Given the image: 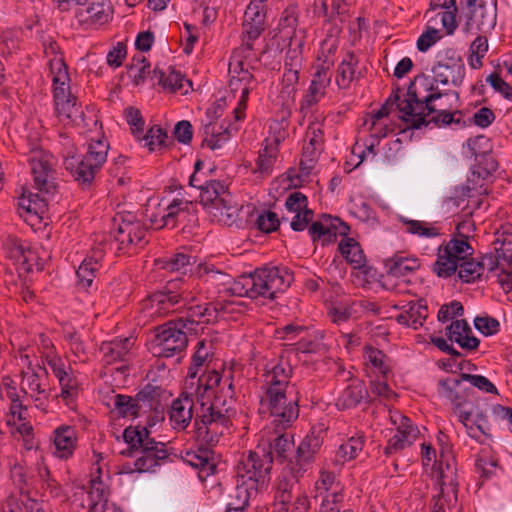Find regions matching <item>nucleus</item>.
<instances>
[{
  "label": "nucleus",
  "instance_id": "nucleus-1",
  "mask_svg": "<svg viewBox=\"0 0 512 512\" xmlns=\"http://www.w3.org/2000/svg\"><path fill=\"white\" fill-rule=\"evenodd\" d=\"M206 281L223 286L232 295L256 299L263 297L273 300L278 293L285 292L294 281L293 272L285 266H274L256 269L249 275H241L233 279L229 274L218 270L214 265L202 267Z\"/></svg>",
  "mask_w": 512,
  "mask_h": 512
},
{
  "label": "nucleus",
  "instance_id": "nucleus-47",
  "mask_svg": "<svg viewBox=\"0 0 512 512\" xmlns=\"http://www.w3.org/2000/svg\"><path fill=\"white\" fill-rule=\"evenodd\" d=\"M467 147L478 163L487 164V158H493L490 154L489 139L484 135L469 138Z\"/></svg>",
  "mask_w": 512,
  "mask_h": 512
},
{
  "label": "nucleus",
  "instance_id": "nucleus-28",
  "mask_svg": "<svg viewBox=\"0 0 512 512\" xmlns=\"http://www.w3.org/2000/svg\"><path fill=\"white\" fill-rule=\"evenodd\" d=\"M369 392L364 381L353 379L351 382L340 392L336 399L335 406L338 410L345 411L356 408L363 401H368Z\"/></svg>",
  "mask_w": 512,
  "mask_h": 512
},
{
  "label": "nucleus",
  "instance_id": "nucleus-11",
  "mask_svg": "<svg viewBox=\"0 0 512 512\" xmlns=\"http://www.w3.org/2000/svg\"><path fill=\"white\" fill-rule=\"evenodd\" d=\"M52 80L55 110L60 121L67 125L86 126L81 106L77 103V98L70 93V86L67 83L69 80L68 73L61 72L58 77H53Z\"/></svg>",
  "mask_w": 512,
  "mask_h": 512
},
{
  "label": "nucleus",
  "instance_id": "nucleus-23",
  "mask_svg": "<svg viewBox=\"0 0 512 512\" xmlns=\"http://www.w3.org/2000/svg\"><path fill=\"white\" fill-rule=\"evenodd\" d=\"M302 493L298 482L293 476L278 477L274 485V497L271 504V512H285L288 504Z\"/></svg>",
  "mask_w": 512,
  "mask_h": 512
},
{
  "label": "nucleus",
  "instance_id": "nucleus-48",
  "mask_svg": "<svg viewBox=\"0 0 512 512\" xmlns=\"http://www.w3.org/2000/svg\"><path fill=\"white\" fill-rule=\"evenodd\" d=\"M152 81H155L158 85L162 86L164 89H169L171 91L181 90L183 88L184 76L181 75L180 72L172 70L167 76L164 71L155 68L153 70V75L151 77Z\"/></svg>",
  "mask_w": 512,
  "mask_h": 512
},
{
  "label": "nucleus",
  "instance_id": "nucleus-58",
  "mask_svg": "<svg viewBox=\"0 0 512 512\" xmlns=\"http://www.w3.org/2000/svg\"><path fill=\"white\" fill-rule=\"evenodd\" d=\"M57 379L61 387L60 396L64 400H70L76 397L78 393V381L76 377L73 375V371L70 367H68V370L64 372V374L57 377Z\"/></svg>",
  "mask_w": 512,
  "mask_h": 512
},
{
  "label": "nucleus",
  "instance_id": "nucleus-55",
  "mask_svg": "<svg viewBox=\"0 0 512 512\" xmlns=\"http://www.w3.org/2000/svg\"><path fill=\"white\" fill-rule=\"evenodd\" d=\"M131 340L125 338L122 340H113L103 343L101 350L104 352L108 362L121 360L129 351Z\"/></svg>",
  "mask_w": 512,
  "mask_h": 512
},
{
  "label": "nucleus",
  "instance_id": "nucleus-51",
  "mask_svg": "<svg viewBox=\"0 0 512 512\" xmlns=\"http://www.w3.org/2000/svg\"><path fill=\"white\" fill-rule=\"evenodd\" d=\"M128 75L133 79L135 85L144 83L148 76L152 77L150 63L144 56L133 57L132 63L128 65Z\"/></svg>",
  "mask_w": 512,
  "mask_h": 512
},
{
  "label": "nucleus",
  "instance_id": "nucleus-20",
  "mask_svg": "<svg viewBox=\"0 0 512 512\" xmlns=\"http://www.w3.org/2000/svg\"><path fill=\"white\" fill-rule=\"evenodd\" d=\"M496 25L495 9L487 8L483 2H480L477 8L465 13V23L463 31L466 34H486Z\"/></svg>",
  "mask_w": 512,
  "mask_h": 512
},
{
  "label": "nucleus",
  "instance_id": "nucleus-36",
  "mask_svg": "<svg viewBox=\"0 0 512 512\" xmlns=\"http://www.w3.org/2000/svg\"><path fill=\"white\" fill-rule=\"evenodd\" d=\"M200 190V203L203 204L208 211L211 207L216 206L218 200L223 199L224 195L229 194L228 186L219 180H206L198 186Z\"/></svg>",
  "mask_w": 512,
  "mask_h": 512
},
{
  "label": "nucleus",
  "instance_id": "nucleus-41",
  "mask_svg": "<svg viewBox=\"0 0 512 512\" xmlns=\"http://www.w3.org/2000/svg\"><path fill=\"white\" fill-rule=\"evenodd\" d=\"M193 257L185 253H176L170 257L159 258L155 260V265L159 270L167 272L185 273L187 266L193 262Z\"/></svg>",
  "mask_w": 512,
  "mask_h": 512
},
{
  "label": "nucleus",
  "instance_id": "nucleus-8",
  "mask_svg": "<svg viewBox=\"0 0 512 512\" xmlns=\"http://www.w3.org/2000/svg\"><path fill=\"white\" fill-rule=\"evenodd\" d=\"M464 381L465 379H462V373L458 378L448 377L440 379L437 384V393L440 397L451 403L453 412L466 428L468 436L475 439L477 442H481L474 433L473 426L468 424L472 417L473 410H467L466 406L469 404L474 391L472 388L466 387L463 384Z\"/></svg>",
  "mask_w": 512,
  "mask_h": 512
},
{
  "label": "nucleus",
  "instance_id": "nucleus-64",
  "mask_svg": "<svg viewBox=\"0 0 512 512\" xmlns=\"http://www.w3.org/2000/svg\"><path fill=\"white\" fill-rule=\"evenodd\" d=\"M343 502V494L340 490H333L326 494L320 504L319 512H345L341 510Z\"/></svg>",
  "mask_w": 512,
  "mask_h": 512
},
{
  "label": "nucleus",
  "instance_id": "nucleus-21",
  "mask_svg": "<svg viewBox=\"0 0 512 512\" xmlns=\"http://www.w3.org/2000/svg\"><path fill=\"white\" fill-rule=\"evenodd\" d=\"M86 5V8H79L75 12L81 25L100 26L111 19L113 9L109 0H89Z\"/></svg>",
  "mask_w": 512,
  "mask_h": 512
},
{
  "label": "nucleus",
  "instance_id": "nucleus-61",
  "mask_svg": "<svg viewBox=\"0 0 512 512\" xmlns=\"http://www.w3.org/2000/svg\"><path fill=\"white\" fill-rule=\"evenodd\" d=\"M98 270L99 264L96 261L83 260L76 271L79 284L83 288L90 287Z\"/></svg>",
  "mask_w": 512,
  "mask_h": 512
},
{
  "label": "nucleus",
  "instance_id": "nucleus-9",
  "mask_svg": "<svg viewBox=\"0 0 512 512\" xmlns=\"http://www.w3.org/2000/svg\"><path fill=\"white\" fill-rule=\"evenodd\" d=\"M472 224L469 221L460 222L456 230L462 238H453L446 245L438 248L437 260L433 265V271L439 277H450L457 270V265L469 258L474 249L468 242V236L462 235V231H469Z\"/></svg>",
  "mask_w": 512,
  "mask_h": 512
},
{
  "label": "nucleus",
  "instance_id": "nucleus-15",
  "mask_svg": "<svg viewBox=\"0 0 512 512\" xmlns=\"http://www.w3.org/2000/svg\"><path fill=\"white\" fill-rule=\"evenodd\" d=\"M432 68L433 80L442 85L461 86L465 78V64L461 55L454 49H446Z\"/></svg>",
  "mask_w": 512,
  "mask_h": 512
},
{
  "label": "nucleus",
  "instance_id": "nucleus-49",
  "mask_svg": "<svg viewBox=\"0 0 512 512\" xmlns=\"http://www.w3.org/2000/svg\"><path fill=\"white\" fill-rule=\"evenodd\" d=\"M114 409L121 417H139L142 416L138 404L135 401V396L124 394H117L113 399Z\"/></svg>",
  "mask_w": 512,
  "mask_h": 512
},
{
  "label": "nucleus",
  "instance_id": "nucleus-7",
  "mask_svg": "<svg viewBox=\"0 0 512 512\" xmlns=\"http://www.w3.org/2000/svg\"><path fill=\"white\" fill-rule=\"evenodd\" d=\"M273 456H270L264 445H257L247 455H243L237 465L236 480L249 486V489H262L272 469Z\"/></svg>",
  "mask_w": 512,
  "mask_h": 512
},
{
  "label": "nucleus",
  "instance_id": "nucleus-46",
  "mask_svg": "<svg viewBox=\"0 0 512 512\" xmlns=\"http://www.w3.org/2000/svg\"><path fill=\"white\" fill-rule=\"evenodd\" d=\"M400 222L406 226V231L410 234L417 235L424 238H434L441 235L440 229L430 223L411 220L405 217H400Z\"/></svg>",
  "mask_w": 512,
  "mask_h": 512
},
{
  "label": "nucleus",
  "instance_id": "nucleus-4",
  "mask_svg": "<svg viewBox=\"0 0 512 512\" xmlns=\"http://www.w3.org/2000/svg\"><path fill=\"white\" fill-rule=\"evenodd\" d=\"M400 93L401 89L396 88L381 108L371 115L369 120L370 129H377L381 120L384 117H387L394 107L400 113L399 118L407 124V127L419 129L422 126L424 119L421 112L415 113L417 111V106H413V103H416L418 108L423 107L433 111L432 107H430V101L437 99L440 96V94H427L426 96H422L416 89L415 83H410L404 99H401Z\"/></svg>",
  "mask_w": 512,
  "mask_h": 512
},
{
  "label": "nucleus",
  "instance_id": "nucleus-52",
  "mask_svg": "<svg viewBox=\"0 0 512 512\" xmlns=\"http://www.w3.org/2000/svg\"><path fill=\"white\" fill-rule=\"evenodd\" d=\"M44 53L49 57V67L53 77H58L61 72H67L66 64L63 57L59 55V46L55 41L49 40L44 43Z\"/></svg>",
  "mask_w": 512,
  "mask_h": 512
},
{
  "label": "nucleus",
  "instance_id": "nucleus-3",
  "mask_svg": "<svg viewBox=\"0 0 512 512\" xmlns=\"http://www.w3.org/2000/svg\"><path fill=\"white\" fill-rule=\"evenodd\" d=\"M293 368L287 360L280 359L263 374L264 401L267 403L274 423L280 427L290 426L299 416L298 399H287V389Z\"/></svg>",
  "mask_w": 512,
  "mask_h": 512
},
{
  "label": "nucleus",
  "instance_id": "nucleus-45",
  "mask_svg": "<svg viewBox=\"0 0 512 512\" xmlns=\"http://www.w3.org/2000/svg\"><path fill=\"white\" fill-rule=\"evenodd\" d=\"M456 272L462 282L474 283L475 281L480 280L483 275V265L478 263V259L470 256L457 265Z\"/></svg>",
  "mask_w": 512,
  "mask_h": 512
},
{
  "label": "nucleus",
  "instance_id": "nucleus-35",
  "mask_svg": "<svg viewBox=\"0 0 512 512\" xmlns=\"http://www.w3.org/2000/svg\"><path fill=\"white\" fill-rule=\"evenodd\" d=\"M359 60L353 52H347L337 69L336 83L339 88L346 89L354 81L362 77L357 70Z\"/></svg>",
  "mask_w": 512,
  "mask_h": 512
},
{
  "label": "nucleus",
  "instance_id": "nucleus-37",
  "mask_svg": "<svg viewBox=\"0 0 512 512\" xmlns=\"http://www.w3.org/2000/svg\"><path fill=\"white\" fill-rule=\"evenodd\" d=\"M338 250L354 269H360L365 266V255L360 244L353 238L347 236L343 238L338 245Z\"/></svg>",
  "mask_w": 512,
  "mask_h": 512
},
{
  "label": "nucleus",
  "instance_id": "nucleus-2",
  "mask_svg": "<svg viewBox=\"0 0 512 512\" xmlns=\"http://www.w3.org/2000/svg\"><path fill=\"white\" fill-rule=\"evenodd\" d=\"M235 395L234 383L226 380L218 394L199 401L201 412L194 419L195 435L199 442L213 447L229 430Z\"/></svg>",
  "mask_w": 512,
  "mask_h": 512
},
{
  "label": "nucleus",
  "instance_id": "nucleus-34",
  "mask_svg": "<svg viewBox=\"0 0 512 512\" xmlns=\"http://www.w3.org/2000/svg\"><path fill=\"white\" fill-rule=\"evenodd\" d=\"M55 455L60 459L72 457L77 447V431L69 425H61L54 432Z\"/></svg>",
  "mask_w": 512,
  "mask_h": 512
},
{
  "label": "nucleus",
  "instance_id": "nucleus-27",
  "mask_svg": "<svg viewBox=\"0 0 512 512\" xmlns=\"http://www.w3.org/2000/svg\"><path fill=\"white\" fill-rule=\"evenodd\" d=\"M149 300L157 312L168 314L184 308L188 302V294L177 290H159Z\"/></svg>",
  "mask_w": 512,
  "mask_h": 512
},
{
  "label": "nucleus",
  "instance_id": "nucleus-44",
  "mask_svg": "<svg viewBox=\"0 0 512 512\" xmlns=\"http://www.w3.org/2000/svg\"><path fill=\"white\" fill-rule=\"evenodd\" d=\"M363 446V436L350 437L346 442L339 446L336 453V461L344 464L345 462L355 459L362 451Z\"/></svg>",
  "mask_w": 512,
  "mask_h": 512
},
{
  "label": "nucleus",
  "instance_id": "nucleus-59",
  "mask_svg": "<svg viewBox=\"0 0 512 512\" xmlns=\"http://www.w3.org/2000/svg\"><path fill=\"white\" fill-rule=\"evenodd\" d=\"M406 310L409 316H411L412 328L417 330L422 327L428 316V308L425 300L420 299L416 302H409Z\"/></svg>",
  "mask_w": 512,
  "mask_h": 512
},
{
  "label": "nucleus",
  "instance_id": "nucleus-63",
  "mask_svg": "<svg viewBox=\"0 0 512 512\" xmlns=\"http://www.w3.org/2000/svg\"><path fill=\"white\" fill-rule=\"evenodd\" d=\"M322 150L323 149L306 144L303 146L302 156L300 159V170L303 174L309 175L311 173Z\"/></svg>",
  "mask_w": 512,
  "mask_h": 512
},
{
  "label": "nucleus",
  "instance_id": "nucleus-38",
  "mask_svg": "<svg viewBox=\"0 0 512 512\" xmlns=\"http://www.w3.org/2000/svg\"><path fill=\"white\" fill-rule=\"evenodd\" d=\"M21 389L25 393L29 391L37 394V396L31 395L34 397L37 407L43 406L44 400H47L49 397V394L41 382V375L34 370L22 373Z\"/></svg>",
  "mask_w": 512,
  "mask_h": 512
},
{
  "label": "nucleus",
  "instance_id": "nucleus-54",
  "mask_svg": "<svg viewBox=\"0 0 512 512\" xmlns=\"http://www.w3.org/2000/svg\"><path fill=\"white\" fill-rule=\"evenodd\" d=\"M364 357L381 375L386 376L390 372L389 357L381 350L373 346H366Z\"/></svg>",
  "mask_w": 512,
  "mask_h": 512
},
{
  "label": "nucleus",
  "instance_id": "nucleus-19",
  "mask_svg": "<svg viewBox=\"0 0 512 512\" xmlns=\"http://www.w3.org/2000/svg\"><path fill=\"white\" fill-rule=\"evenodd\" d=\"M272 424L274 431L267 438V442L260 445H264V449L268 450L270 456H273V461L277 460L283 463L290 460V462H293L290 456L294 450V438L291 433L286 432L290 426L280 427L274 423V419Z\"/></svg>",
  "mask_w": 512,
  "mask_h": 512
},
{
  "label": "nucleus",
  "instance_id": "nucleus-42",
  "mask_svg": "<svg viewBox=\"0 0 512 512\" xmlns=\"http://www.w3.org/2000/svg\"><path fill=\"white\" fill-rule=\"evenodd\" d=\"M327 315L332 323L341 325L351 318H357L354 302H337L328 307Z\"/></svg>",
  "mask_w": 512,
  "mask_h": 512
},
{
  "label": "nucleus",
  "instance_id": "nucleus-50",
  "mask_svg": "<svg viewBox=\"0 0 512 512\" xmlns=\"http://www.w3.org/2000/svg\"><path fill=\"white\" fill-rule=\"evenodd\" d=\"M488 40L484 35H478L470 44L468 63L472 69H480L483 66L482 59L488 51Z\"/></svg>",
  "mask_w": 512,
  "mask_h": 512
},
{
  "label": "nucleus",
  "instance_id": "nucleus-10",
  "mask_svg": "<svg viewBox=\"0 0 512 512\" xmlns=\"http://www.w3.org/2000/svg\"><path fill=\"white\" fill-rule=\"evenodd\" d=\"M113 225V241L110 246L111 248L115 246L118 252L126 253L133 246L143 248L147 244L145 237L148 229L133 214L117 213L113 218Z\"/></svg>",
  "mask_w": 512,
  "mask_h": 512
},
{
  "label": "nucleus",
  "instance_id": "nucleus-5",
  "mask_svg": "<svg viewBox=\"0 0 512 512\" xmlns=\"http://www.w3.org/2000/svg\"><path fill=\"white\" fill-rule=\"evenodd\" d=\"M123 439L128 445L125 454L135 457L134 469L125 470L127 473L154 472L169 456L166 444L150 437V431L146 427H127L123 432Z\"/></svg>",
  "mask_w": 512,
  "mask_h": 512
},
{
  "label": "nucleus",
  "instance_id": "nucleus-31",
  "mask_svg": "<svg viewBox=\"0 0 512 512\" xmlns=\"http://www.w3.org/2000/svg\"><path fill=\"white\" fill-rule=\"evenodd\" d=\"M214 452L211 447L203 448L200 446L195 451H186L183 460L188 465L199 470V477L205 479L214 474L216 471V464L214 461Z\"/></svg>",
  "mask_w": 512,
  "mask_h": 512
},
{
  "label": "nucleus",
  "instance_id": "nucleus-6",
  "mask_svg": "<svg viewBox=\"0 0 512 512\" xmlns=\"http://www.w3.org/2000/svg\"><path fill=\"white\" fill-rule=\"evenodd\" d=\"M108 149L107 140H92L86 154L81 158L75 156L65 158V169L83 189H88L106 162Z\"/></svg>",
  "mask_w": 512,
  "mask_h": 512
},
{
  "label": "nucleus",
  "instance_id": "nucleus-24",
  "mask_svg": "<svg viewBox=\"0 0 512 512\" xmlns=\"http://www.w3.org/2000/svg\"><path fill=\"white\" fill-rule=\"evenodd\" d=\"M193 396L188 391H185L172 401L169 410V420L173 429L183 431L191 423L194 405Z\"/></svg>",
  "mask_w": 512,
  "mask_h": 512
},
{
  "label": "nucleus",
  "instance_id": "nucleus-53",
  "mask_svg": "<svg viewBox=\"0 0 512 512\" xmlns=\"http://www.w3.org/2000/svg\"><path fill=\"white\" fill-rule=\"evenodd\" d=\"M259 490L249 489V486L236 480V486L232 494L229 495L230 500L227 502L229 506L239 507L243 510L248 506L249 500L257 495Z\"/></svg>",
  "mask_w": 512,
  "mask_h": 512
},
{
  "label": "nucleus",
  "instance_id": "nucleus-29",
  "mask_svg": "<svg viewBox=\"0 0 512 512\" xmlns=\"http://www.w3.org/2000/svg\"><path fill=\"white\" fill-rule=\"evenodd\" d=\"M437 99H433L430 101V107H432L433 111H430L428 108L419 107L416 103H413V106H417V112H421L423 115L424 122L422 126H427L429 123H434L438 127L446 126L452 123L457 125L462 124L461 120V111L455 110L454 112H450L446 110L443 105H436L434 102Z\"/></svg>",
  "mask_w": 512,
  "mask_h": 512
},
{
  "label": "nucleus",
  "instance_id": "nucleus-25",
  "mask_svg": "<svg viewBox=\"0 0 512 512\" xmlns=\"http://www.w3.org/2000/svg\"><path fill=\"white\" fill-rule=\"evenodd\" d=\"M323 444V436L321 432L311 431L300 442L294 456V463L299 470L306 471L314 462L316 454L319 453Z\"/></svg>",
  "mask_w": 512,
  "mask_h": 512
},
{
  "label": "nucleus",
  "instance_id": "nucleus-43",
  "mask_svg": "<svg viewBox=\"0 0 512 512\" xmlns=\"http://www.w3.org/2000/svg\"><path fill=\"white\" fill-rule=\"evenodd\" d=\"M88 500L89 508L94 504L99 507H105L108 504L109 490L107 485L101 480L100 475L93 477L89 481Z\"/></svg>",
  "mask_w": 512,
  "mask_h": 512
},
{
  "label": "nucleus",
  "instance_id": "nucleus-33",
  "mask_svg": "<svg viewBox=\"0 0 512 512\" xmlns=\"http://www.w3.org/2000/svg\"><path fill=\"white\" fill-rule=\"evenodd\" d=\"M449 340L456 342L462 349L474 351L479 347L480 340L472 333L466 320H454L446 328Z\"/></svg>",
  "mask_w": 512,
  "mask_h": 512
},
{
  "label": "nucleus",
  "instance_id": "nucleus-16",
  "mask_svg": "<svg viewBox=\"0 0 512 512\" xmlns=\"http://www.w3.org/2000/svg\"><path fill=\"white\" fill-rule=\"evenodd\" d=\"M496 169L497 163L493 158H487L485 165L477 163L472 166L470 175L462 187V194L468 197L469 204L474 208L477 209L481 205V200L478 197L488 194L486 180Z\"/></svg>",
  "mask_w": 512,
  "mask_h": 512
},
{
  "label": "nucleus",
  "instance_id": "nucleus-62",
  "mask_svg": "<svg viewBox=\"0 0 512 512\" xmlns=\"http://www.w3.org/2000/svg\"><path fill=\"white\" fill-rule=\"evenodd\" d=\"M11 257L15 259L22 270L26 272L33 271L32 261L36 259V255L32 250L25 249L22 245L16 244L11 250Z\"/></svg>",
  "mask_w": 512,
  "mask_h": 512
},
{
  "label": "nucleus",
  "instance_id": "nucleus-13",
  "mask_svg": "<svg viewBox=\"0 0 512 512\" xmlns=\"http://www.w3.org/2000/svg\"><path fill=\"white\" fill-rule=\"evenodd\" d=\"M188 344L185 324L171 320L157 327L154 349L157 355L170 358L182 353Z\"/></svg>",
  "mask_w": 512,
  "mask_h": 512
},
{
  "label": "nucleus",
  "instance_id": "nucleus-12",
  "mask_svg": "<svg viewBox=\"0 0 512 512\" xmlns=\"http://www.w3.org/2000/svg\"><path fill=\"white\" fill-rule=\"evenodd\" d=\"M202 367H194L191 362L187 377L185 380V389L190 395H194L197 401H203L210 398L214 394H218L226 380L233 383V375L231 371L220 374L216 370L206 371L198 376Z\"/></svg>",
  "mask_w": 512,
  "mask_h": 512
},
{
  "label": "nucleus",
  "instance_id": "nucleus-22",
  "mask_svg": "<svg viewBox=\"0 0 512 512\" xmlns=\"http://www.w3.org/2000/svg\"><path fill=\"white\" fill-rule=\"evenodd\" d=\"M266 10L247 6L243 22V50L251 51L253 41L256 40L265 30Z\"/></svg>",
  "mask_w": 512,
  "mask_h": 512
},
{
  "label": "nucleus",
  "instance_id": "nucleus-39",
  "mask_svg": "<svg viewBox=\"0 0 512 512\" xmlns=\"http://www.w3.org/2000/svg\"><path fill=\"white\" fill-rule=\"evenodd\" d=\"M216 123L210 120L204 125V139L202 145H206L211 150L219 149L226 143L230 138V132L228 127L223 128L221 125L219 128L216 127Z\"/></svg>",
  "mask_w": 512,
  "mask_h": 512
},
{
  "label": "nucleus",
  "instance_id": "nucleus-14",
  "mask_svg": "<svg viewBox=\"0 0 512 512\" xmlns=\"http://www.w3.org/2000/svg\"><path fill=\"white\" fill-rule=\"evenodd\" d=\"M35 188L42 194H52L55 184V159L43 149H33L28 155Z\"/></svg>",
  "mask_w": 512,
  "mask_h": 512
},
{
  "label": "nucleus",
  "instance_id": "nucleus-32",
  "mask_svg": "<svg viewBox=\"0 0 512 512\" xmlns=\"http://www.w3.org/2000/svg\"><path fill=\"white\" fill-rule=\"evenodd\" d=\"M166 391L153 384H146L136 395L135 401L142 415L151 411H163L162 399L165 397Z\"/></svg>",
  "mask_w": 512,
  "mask_h": 512
},
{
  "label": "nucleus",
  "instance_id": "nucleus-57",
  "mask_svg": "<svg viewBox=\"0 0 512 512\" xmlns=\"http://www.w3.org/2000/svg\"><path fill=\"white\" fill-rule=\"evenodd\" d=\"M468 410H473L472 417L468 422L469 425H472L474 428V433L480 438V436L476 433L478 431L480 434L485 436L486 438H490V430L491 425L489 423L488 417L484 410L480 409L478 406L472 405ZM483 443L481 439H479Z\"/></svg>",
  "mask_w": 512,
  "mask_h": 512
},
{
  "label": "nucleus",
  "instance_id": "nucleus-18",
  "mask_svg": "<svg viewBox=\"0 0 512 512\" xmlns=\"http://www.w3.org/2000/svg\"><path fill=\"white\" fill-rule=\"evenodd\" d=\"M391 419L396 425L397 432L384 448V454L387 456L410 446L419 434L417 426L413 425L410 418L397 413Z\"/></svg>",
  "mask_w": 512,
  "mask_h": 512
},
{
  "label": "nucleus",
  "instance_id": "nucleus-56",
  "mask_svg": "<svg viewBox=\"0 0 512 512\" xmlns=\"http://www.w3.org/2000/svg\"><path fill=\"white\" fill-rule=\"evenodd\" d=\"M167 138L166 131L157 125L152 126L143 136L137 137L144 142V147H147L150 152L165 146Z\"/></svg>",
  "mask_w": 512,
  "mask_h": 512
},
{
  "label": "nucleus",
  "instance_id": "nucleus-60",
  "mask_svg": "<svg viewBox=\"0 0 512 512\" xmlns=\"http://www.w3.org/2000/svg\"><path fill=\"white\" fill-rule=\"evenodd\" d=\"M276 158L277 148L266 146L259 152V156L256 160V171L261 174H270L276 162Z\"/></svg>",
  "mask_w": 512,
  "mask_h": 512
},
{
  "label": "nucleus",
  "instance_id": "nucleus-30",
  "mask_svg": "<svg viewBox=\"0 0 512 512\" xmlns=\"http://www.w3.org/2000/svg\"><path fill=\"white\" fill-rule=\"evenodd\" d=\"M216 203L217 205L211 207L209 210V215L212 220L229 227L237 225L241 220V207L233 201L230 193L224 195V198L218 200Z\"/></svg>",
  "mask_w": 512,
  "mask_h": 512
},
{
  "label": "nucleus",
  "instance_id": "nucleus-40",
  "mask_svg": "<svg viewBox=\"0 0 512 512\" xmlns=\"http://www.w3.org/2000/svg\"><path fill=\"white\" fill-rule=\"evenodd\" d=\"M493 245L501 259L505 261L512 259V225H502L496 231Z\"/></svg>",
  "mask_w": 512,
  "mask_h": 512
},
{
  "label": "nucleus",
  "instance_id": "nucleus-26",
  "mask_svg": "<svg viewBox=\"0 0 512 512\" xmlns=\"http://www.w3.org/2000/svg\"><path fill=\"white\" fill-rule=\"evenodd\" d=\"M387 276L401 280L405 284H411L410 275L420 268V262L415 257L394 255L384 261Z\"/></svg>",
  "mask_w": 512,
  "mask_h": 512
},
{
  "label": "nucleus",
  "instance_id": "nucleus-17",
  "mask_svg": "<svg viewBox=\"0 0 512 512\" xmlns=\"http://www.w3.org/2000/svg\"><path fill=\"white\" fill-rule=\"evenodd\" d=\"M349 226L338 217L323 215L322 220L312 222L308 233L313 242L321 241L322 245L335 242L338 236L346 237Z\"/></svg>",
  "mask_w": 512,
  "mask_h": 512
}]
</instances>
